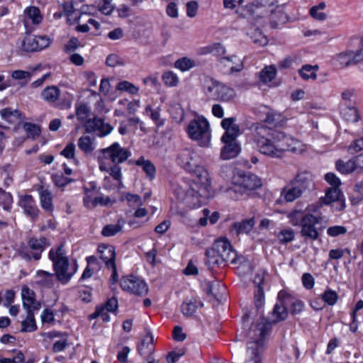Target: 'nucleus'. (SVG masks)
Returning a JSON list of instances; mask_svg holds the SVG:
<instances>
[{
    "mask_svg": "<svg viewBox=\"0 0 363 363\" xmlns=\"http://www.w3.org/2000/svg\"><path fill=\"white\" fill-rule=\"evenodd\" d=\"M118 307V300L114 297L109 298L104 305L96 306L95 311L92 313V319L101 318L103 322H108L110 317L108 312H115Z\"/></svg>",
    "mask_w": 363,
    "mask_h": 363,
    "instance_id": "f8f14e48",
    "label": "nucleus"
},
{
    "mask_svg": "<svg viewBox=\"0 0 363 363\" xmlns=\"http://www.w3.org/2000/svg\"><path fill=\"white\" fill-rule=\"evenodd\" d=\"M113 128L108 123H106L101 118H92V132L99 137H104L108 135Z\"/></svg>",
    "mask_w": 363,
    "mask_h": 363,
    "instance_id": "393cba45",
    "label": "nucleus"
},
{
    "mask_svg": "<svg viewBox=\"0 0 363 363\" xmlns=\"http://www.w3.org/2000/svg\"><path fill=\"white\" fill-rule=\"evenodd\" d=\"M212 247L226 262L234 263L235 262L236 252L233 250L227 239L216 240L213 244Z\"/></svg>",
    "mask_w": 363,
    "mask_h": 363,
    "instance_id": "9d476101",
    "label": "nucleus"
},
{
    "mask_svg": "<svg viewBox=\"0 0 363 363\" xmlns=\"http://www.w3.org/2000/svg\"><path fill=\"white\" fill-rule=\"evenodd\" d=\"M52 180L54 184L59 187H63L74 181V179L65 177L62 174H53L52 176Z\"/></svg>",
    "mask_w": 363,
    "mask_h": 363,
    "instance_id": "6e6d98bb",
    "label": "nucleus"
},
{
    "mask_svg": "<svg viewBox=\"0 0 363 363\" xmlns=\"http://www.w3.org/2000/svg\"><path fill=\"white\" fill-rule=\"evenodd\" d=\"M255 224L254 218L245 219L240 222H235L233 225V229L236 235L248 234L252 230Z\"/></svg>",
    "mask_w": 363,
    "mask_h": 363,
    "instance_id": "c756f323",
    "label": "nucleus"
},
{
    "mask_svg": "<svg viewBox=\"0 0 363 363\" xmlns=\"http://www.w3.org/2000/svg\"><path fill=\"white\" fill-rule=\"evenodd\" d=\"M52 194L48 190H43L40 192V203L42 208L46 211L51 212L53 210L52 203Z\"/></svg>",
    "mask_w": 363,
    "mask_h": 363,
    "instance_id": "a18cd8bd",
    "label": "nucleus"
},
{
    "mask_svg": "<svg viewBox=\"0 0 363 363\" xmlns=\"http://www.w3.org/2000/svg\"><path fill=\"white\" fill-rule=\"evenodd\" d=\"M145 112L150 113V117L152 121H155L158 125H161L163 124L162 121L160 119V108H157L156 109H152V107L148 105L145 107Z\"/></svg>",
    "mask_w": 363,
    "mask_h": 363,
    "instance_id": "680f3d73",
    "label": "nucleus"
},
{
    "mask_svg": "<svg viewBox=\"0 0 363 363\" xmlns=\"http://www.w3.org/2000/svg\"><path fill=\"white\" fill-rule=\"evenodd\" d=\"M116 89L119 91H126L130 94H136L139 88L128 81H122L118 83Z\"/></svg>",
    "mask_w": 363,
    "mask_h": 363,
    "instance_id": "8fccbe9b",
    "label": "nucleus"
},
{
    "mask_svg": "<svg viewBox=\"0 0 363 363\" xmlns=\"http://www.w3.org/2000/svg\"><path fill=\"white\" fill-rule=\"evenodd\" d=\"M321 199L325 204L338 202L340 203V207H336V211H342L346 206L343 195L338 187H332L328 189L325 197Z\"/></svg>",
    "mask_w": 363,
    "mask_h": 363,
    "instance_id": "6ab92c4d",
    "label": "nucleus"
},
{
    "mask_svg": "<svg viewBox=\"0 0 363 363\" xmlns=\"http://www.w3.org/2000/svg\"><path fill=\"white\" fill-rule=\"evenodd\" d=\"M101 171L109 173L116 181L119 184V186H123L121 168L118 164H113V166L108 167L106 164L101 163L99 166Z\"/></svg>",
    "mask_w": 363,
    "mask_h": 363,
    "instance_id": "2f4dec72",
    "label": "nucleus"
},
{
    "mask_svg": "<svg viewBox=\"0 0 363 363\" xmlns=\"http://www.w3.org/2000/svg\"><path fill=\"white\" fill-rule=\"evenodd\" d=\"M125 223V220L121 218L118 219L116 224L106 225L102 229V235L104 237H111L116 235L122 230Z\"/></svg>",
    "mask_w": 363,
    "mask_h": 363,
    "instance_id": "473e14b6",
    "label": "nucleus"
},
{
    "mask_svg": "<svg viewBox=\"0 0 363 363\" xmlns=\"http://www.w3.org/2000/svg\"><path fill=\"white\" fill-rule=\"evenodd\" d=\"M77 145L79 148L85 154L91 153V137L89 135L80 137Z\"/></svg>",
    "mask_w": 363,
    "mask_h": 363,
    "instance_id": "3c124183",
    "label": "nucleus"
},
{
    "mask_svg": "<svg viewBox=\"0 0 363 363\" xmlns=\"http://www.w3.org/2000/svg\"><path fill=\"white\" fill-rule=\"evenodd\" d=\"M322 299L329 306H333L337 303L338 296L335 291L326 289L321 295Z\"/></svg>",
    "mask_w": 363,
    "mask_h": 363,
    "instance_id": "603ef678",
    "label": "nucleus"
},
{
    "mask_svg": "<svg viewBox=\"0 0 363 363\" xmlns=\"http://www.w3.org/2000/svg\"><path fill=\"white\" fill-rule=\"evenodd\" d=\"M103 154L105 158L110 159L113 164L122 163L130 156V152L121 147L118 143L104 149Z\"/></svg>",
    "mask_w": 363,
    "mask_h": 363,
    "instance_id": "1a4fd4ad",
    "label": "nucleus"
},
{
    "mask_svg": "<svg viewBox=\"0 0 363 363\" xmlns=\"http://www.w3.org/2000/svg\"><path fill=\"white\" fill-rule=\"evenodd\" d=\"M225 192L227 194L228 197L234 200H238L241 196L247 194L243 188L239 184H237L235 178L233 179V186L226 189Z\"/></svg>",
    "mask_w": 363,
    "mask_h": 363,
    "instance_id": "58836bf2",
    "label": "nucleus"
},
{
    "mask_svg": "<svg viewBox=\"0 0 363 363\" xmlns=\"http://www.w3.org/2000/svg\"><path fill=\"white\" fill-rule=\"evenodd\" d=\"M21 296L23 300V306L26 310L27 313H34L40 309L41 304L35 299V294L28 287L22 289Z\"/></svg>",
    "mask_w": 363,
    "mask_h": 363,
    "instance_id": "f3484780",
    "label": "nucleus"
},
{
    "mask_svg": "<svg viewBox=\"0 0 363 363\" xmlns=\"http://www.w3.org/2000/svg\"><path fill=\"white\" fill-rule=\"evenodd\" d=\"M218 65L220 69L226 74L240 72L243 69V62L236 55L220 57Z\"/></svg>",
    "mask_w": 363,
    "mask_h": 363,
    "instance_id": "9b49d317",
    "label": "nucleus"
},
{
    "mask_svg": "<svg viewBox=\"0 0 363 363\" xmlns=\"http://www.w3.org/2000/svg\"><path fill=\"white\" fill-rule=\"evenodd\" d=\"M162 79L168 86H176L179 84V77L172 71H167L162 74Z\"/></svg>",
    "mask_w": 363,
    "mask_h": 363,
    "instance_id": "09e8293b",
    "label": "nucleus"
},
{
    "mask_svg": "<svg viewBox=\"0 0 363 363\" xmlns=\"http://www.w3.org/2000/svg\"><path fill=\"white\" fill-rule=\"evenodd\" d=\"M254 127V140L263 155L281 158L286 151L298 154L305 150L302 142L284 132L272 130L264 124Z\"/></svg>",
    "mask_w": 363,
    "mask_h": 363,
    "instance_id": "f257e3e1",
    "label": "nucleus"
},
{
    "mask_svg": "<svg viewBox=\"0 0 363 363\" xmlns=\"http://www.w3.org/2000/svg\"><path fill=\"white\" fill-rule=\"evenodd\" d=\"M49 258L53 263L55 274L45 271H38V275L44 278H52L55 274L62 283H67L77 271V264L74 262L72 269H69L68 258L65 256L64 245L60 244L56 250L52 248L49 252Z\"/></svg>",
    "mask_w": 363,
    "mask_h": 363,
    "instance_id": "f03ea898",
    "label": "nucleus"
},
{
    "mask_svg": "<svg viewBox=\"0 0 363 363\" xmlns=\"http://www.w3.org/2000/svg\"><path fill=\"white\" fill-rule=\"evenodd\" d=\"M23 128L26 131L28 138H35L40 133V128L38 125L31 123H25Z\"/></svg>",
    "mask_w": 363,
    "mask_h": 363,
    "instance_id": "5fc2aeb1",
    "label": "nucleus"
},
{
    "mask_svg": "<svg viewBox=\"0 0 363 363\" xmlns=\"http://www.w3.org/2000/svg\"><path fill=\"white\" fill-rule=\"evenodd\" d=\"M198 308L196 299L185 300L182 305V312L186 317L192 316Z\"/></svg>",
    "mask_w": 363,
    "mask_h": 363,
    "instance_id": "c03bdc74",
    "label": "nucleus"
},
{
    "mask_svg": "<svg viewBox=\"0 0 363 363\" xmlns=\"http://www.w3.org/2000/svg\"><path fill=\"white\" fill-rule=\"evenodd\" d=\"M225 146L221 150L220 157L223 160H230L235 157L240 152V147L236 141L223 142Z\"/></svg>",
    "mask_w": 363,
    "mask_h": 363,
    "instance_id": "bb28decb",
    "label": "nucleus"
},
{
    "mask_svg": "<svg viewBox=\"0 0 363 363\" xmlns=\"http://www.w3.org/2000/svg\"><path fill=\"white\" fill-rule=\"evenodd\" d=\"M255 305L257 310L261 308L264 304V296L262 286H259L255 291L254 296Z\"/></svg>",
    "mask_w": 363,
    "mask_h": 363,
    "instance_id": "bf43d9fd",
    "label": "nucleus"
},
{
    "mask_svg": "<svg viewBox=\"0 0 363 363\" xmlns=\"http://www.w3.org/2000/svg\"><path fill=\"white\" fill-rule=\"evenodd\" d=\"M196 66L194 60L188 57H182L174 62V67L182 72H185Z\"/></svg>",
    "mask_w": 363,
    "mask_h": 363,
    "instance_id": "49530a36",
    "label": "nucleus"
},
{
    "mask_svg": "<svg viewBox=\"0 0 363 363\" xmlns=\"http://www.w3.org/2000/svg\"><path fill=\"white\" fill-rule=\"evenodd\" d=\"M61 91L56 86L45 87L41 92L43 99L50 105L54 106L60 96Z\"/></svg>",
    "mask_w": 363,
    "mask_h": 363,
    "instance_id": "cd10ccee",
    "label": "nucleus"
},
{
    "mask_svg": "<svg viewBox=\"0 0 363 363\" xmlns=\"http://www.w3.org/2000/svg\"><path fill=\"white\" fill-rule=\"evenodd\" d=\"M289 303L288 305H291V312L294 314L299 313L303 308V303L300 300H296L292 301L291 298L289 296V299H288Z\"/></svg>",
    "mask_w": 363,
    "mask_h": 363,
    "instance_id": "338daca9",
    "label": "nucleus"
},
{
    "mask_svg": "<svg viewBox=\"0 0 363 363\" xmlns=\"http://www.w3.org/2000/svg\"><path fill=\"white\" fill-rule=\"evenodd\" d=\"M234 178L237 184H239L247 194L248 191L257 189L262 186L261 180L253 174H239Z\"/></svg>",
    "mask_w": 363,
    "mask_h": 363,
    "instance_id": "ddd939ff",
    "label": "nucleus"
},
{
    "mask_svg": "<svg viewBox=\"0 0 363 363\" xmlns=\"http://www.w3.org/2000/svg\"><path fill=\"white\" fill-rule=\"evenodd\" d=\"M291 184L296 185L303 193L306 190L313 189L314 186L313 177L308 172H303L297 174L296 177L291 181Z\"/></svg>",
    "mask_w": 363,
    "mask_h": 363,
    "instance_id": "4be33fe9",
    "label": "nucleus"
},
{
    "mask_svg": "<svg viewBox=\"0 0 363 363\" xmlns=\"http://www.w3.org/2000/svg\"><path fill=\"white\" fill-rule=\"evenodd\" d=\"M45 242L46 238L43 237L40 238V239H37L35 238H30L28 242V245L30 249L35 250L36 252L33 253L32 255L26 252H22V257L29 260L31 259V257H33L35 260L40 259L41 257V253L45 249Z\"/></svg>",
    "mask_w": 363,
    "mask_h": 363,
    "instance_id": "aec40b11",
    "label": "nucleus"
},
{
    "mask_svg": "<svg viewBox=\"0 0 363 363\" xmlns=\"http://www.w3.org/2000/svg\"><path fill=\"white\" fill-rule=\"evenodd\" d=\"M326 5L325 2H320L318 5L313 6L310 9L309 14L316 21H323L327 18V14L323 11L325 9Z\"/></svg>",
    "mask_w": 363,
    "mask_h": 363,
    "instance_id": "a19ab883",
    "label": "nucleus"
},
{
    "mask_svg": "<svg viewBox=\"0 0 363 363\" xmlns=\"http://www.w3.org/2000/svg\"><path fill=\"white\" fill-rule=\"evenodd\" d=\"M97 252L100 259L105 263L106 266L115 263L116 252L113 246L106 244H100Z\"/></svg>",
    "mask_w": 363,
    "mask_h": 363,
    "instance_id": "5701e85b",
    "label": "nucleus"
},
{
    "mask_svg": "<svg viewBox=\"0 0 363 363\" xmlns=\"http://www.w3.org/2000/svg\"><path fill=\"white\" fill-rule=\"evenodd\" d=\"M76 115L79 121L81 122H86L84 125L86 133H89L91 132V119H88L89 116V107L84 104H81L77 107Z\"/></svg>",
    "mask_w": 363,
    "mask_h": 363,
    "instance_id": "7c9ffc66",
    "label": "nucleus"
},
{
    "mask_svg": "<svg viewBox=\"0 0 363 363\" xmlns=\"http://www.w3.org/2000/svg\"><path fill=\"white\" fill-rule=\"evenodd\" d=\"M277 75V68L274 65L266 66L259 74V79L264 84L271 82Z\"/></svg>",
    "mask_w": 363,
    "mask_h": 363,
    "instance_id": "4c0bfd02",
    "label": "nucleus"
},
{
    "mask_svg": "<svg viewBox=\"0 0 363 363\" xmlns=\"http://www.w3.org/2000/svg\"><path fill=\"white\" fill-rule=\"evenodd\" d=\"M26 14L30 18L33 24H38L42 21L43 17L40 9L36 6H30L26 9Z\"/></svg>",
    "mask_w": 363,
    "mask_h": 363,
    "instance_id": "de8ad7c7",
    "label": "nucleus"
},
{
    "mask_svg": "<svg viewBox=\"0 0 363 363\" xmlns=\"http://www.w3.org/2000/svg\"><path fill=\"white\" fill-rule=\"evenodd\" d=\"M106 64L108 67H116V66H124V60L118 55L111 54L109 55L106 60Z\"/></svg>",
    "mask_w": 363,
    "mask_h": 363,
    "instance_id": "13d9d810",
    "label": "nucleus"
},
{
    "mask_svg": "<svg viewBox=\"0 0 363 363\" xmlns=\"http://www.w3.org/2000/svg\"><path fill=\"white\" fill-rule=\"evenodd\" d=\"M114 203L108 196H96L92 200V206H108Z\"/></svg>",
    "mask_w": 363,
    "mask_h": 363,
    "instance_id": "e2e57ef3",
    "label": "nucleus"
},
{
    "mask_svg": "<svg viewBox=\"0 0 363 363\" xmlns=\"http://www.w3.org/2000/svg\"><path fill=\"white\" fill-rule=\"evenodd\" d=\"M138 166H140L143 170L145 172L147 177L150 180L153 179L155 177V167L150 160H145L143 157H140L135 162Z\"/></svg>",
    "mask_w": 363,
    "mask_h": 363,
    "instance_id": "f704fd0d",
    "label": "nucleus"
},
{
    "mask_svg": "<svg viewBox=\"0 0 363 363\" xmlns=\"http://www.w3.org/2000/svg\"><path fill=\"white\" fill-rule=\"evenodd\" d=\"M189 137L198 140L201 147H208L211 142V133L208 121L203 118H198L190 121L188 125Z\"/></svg>",
    "mask_w": 363,
    "mask_h": 363,
    "instance_id": "20e7f679",
    "label": "nucleus"
},
{
    "mask_svg": "<svg viewBox=\"0 0 363 363\" xmlns=\"http://www.w3.org/2000/svg\"><path fill=\"white\" fill-rule=\"evenodd\" d=\"M360 57L357 52H346L339 53L334 60L337 65L345 67L358 63L361 65Z\"/></svg>",
    "mask_w": 363,
    "mask_h": 363,
    "instance_id": "412c9836",
    "label": "nucleus"
},
{
    "mask_svg": "<svg viewBox=\"0 0 363 363\" xmlns=\"http://www.w3.org/2000/svg\"><path fill=\"white\" fill-rule=\"evenodd\" d=\"M318 69V66H312L310 65H303L298 70V74L304 80L313 79L317 78L316 71Z\"/></svg>",
    "mask_w": 363,
    "mask_h": 363,
    "instance_id": "e433bc0d",
    "label": "nucleus"
},
{
    "mask_svg": "<svg viewBox=\"0 0 363 363\" xmlns=\"http://www.w3.org/2000/svg\"><path fill=\"white\" fill-rule=\"evenodd\" d=\"M347 233V228L342 225H335L329 227L327 233L330 237H337L340 235H345Z\"/></svg>",
    "mask_w": 363,
    "mask_h": 363,
    "instance_id": "0e129e2a",
    "label": "nucleus"
},
{
    "mask_svg": "<svg viewBox=\"0 0 363 363\" xmlns=\"http://www.w3.org/2000/svg\"><path fill=\"white\" fill-rule=\"evenodd\" d=\"M120 286L123 291L135 296H144L148 292L147 284L140 278L131 274L123 276Z\"/></svg>",
    "mask_w": 363,
    "mask_h": 363,
    "instance_id": "423d86ee",
    "label": "nucleus"
},
{
    "mask_svg": "<svg viewBox=\"0 0 363 363\" xmlns=\"http://www.w3.org/2000/svg\"><path fill=\"white\" fill-rule=\"evenodd\" d=\"M61 155L64 156L67 159H72L75 162H77V160L75 159V145L72 143H70L66 145V147L62 150Z\"/></svg>",
    "mask_w": 363,
    "mask_h": 363,
    "instance_id": "052dcab7",
    "label": "nucleus"
},
{
    "mask_svg": "<svg viewBox=\"0 0 363 363\" xmlns=\"http://www.w3.org/2000/svg\"><path fill=\"white\" fill-rule=\"evenodd\" d=\"M13 199L11 194L0 189V206H2L4 209L7 210L10 208Z\"/></svg>",
    "mask_w": 363,
    "mask_h": 363,
    "instance_id": "4d7b16f0",
    "label": "nucleus"
},
{
    "mask_svg": "<svg viewBox=\"0 0 363 363\" xmlns=\"http://www.w3.org/2000/svg\"><path fill=\"white\" fill-rule=\"evenodd\" d=\"M278 298L279 303H277L273 310V314L276 317L275 322L284 320L288 316L287 306L288 299H289V295L284 291H281L278 294Z\"/></svg>",
    "mask_w": 363,
    "mask_h": 363,
    "instance_id": "dca6fc26",
    "label": "nucleus"
},
{
    "mask_svg": "<svg viewBox=\"0 0 363 363\" xmlns=\"http://www.w3.org/2000/svg\"><path fill=\"white\" fill-rule=\"evenodd\" d=\"M221 125L225 130L221 138L222 142L236 141V138L240 133V128L235 123V118H224L221 122Z\"/></svg>",
    "mask_w": 363,
    "mask_h": 363,
    "instance_id": "2eb2a0df",
    "label": "nucleus"
},
{
    "mask_svg": "<svg viewBox=\"0 0 363 363\" xmlns=\"http://www.w3.org/2000/svg\"><path fill=\"white\" fill-rule=\"evenodd\" d=\"M247 35L252 40V42L258 46H264L268 43L267 38L262 33V30L256 28Z\"/></svg>",
    "mask_w": 363,
    "mask_h": 363,
    "instance_id": "37998d69",
    "label": "nucleus"
},
{
    "mask_svg": "<svg viewBox=\"0 0 363 363\" xmlns=\"http://www.w3.org/2000/svg\"><path fill=\"white\" fill-rule=\"evenodd\" d=\"M152 344L153 336L151 333H148L138 347V351L139 354L140 355L151 354L153 350Z\"/></svg>",
    "mask_w": 363,
    "mask_h": 363,
    "instance_id": "72a5a7b5",
    "label": "nucleus"
},
{
    "mask_svg": "<svg viewBox=\"0 0 363 363\" xmlns=\"http://www.w3.org/2000/svg\"><path fill=\"white\" fill-rule=\"evenodd\" d=\"M321 220L320 216H315L311 213L304 215L299 223L301 227V235L305 240H316L319 238V233L315 225L319 223Z\"/></svg>",
    "mask_w": 363,
    "mask_h": 363,
    "instance_id": "6e6552de",
    "label": "nucleus"
},
{
    "mask_svg": "<svg viewBox=\"0 0 363 363\" xmlns=\"http://www.w3.org/2000/svg\"><path fill=\"white\" fill-rule=\"evenodd\" d=\"M49 43V40L45 37L28 35L22 41V48L26 52H34L47 47Z\"/></svg>",
    "mask_w": 363,
    "mask_h": 363,
    "instance_id": "4468645a",
    "label": "nucleus"
},
{
    "mask_svg": "<svg viewBox=\"0 0 363 363\" xmlns=\"http://www.w3.org/2000/svg\"><path fill=\"white\" fill-rule=\"evenodd\" d=\"M342 118L349 123H357L361 120L359 108L354 105H346L340 111Z\"/></svg>",
    "mask_w": 363,
    "mask_h": 363,
    "instance_id": "b1692460",
    "label": "nucleus"
},
{
    "mask_svg": "<svg viewBox=\"0 0 363 363\" xmlns=\"http://www.w3.org/2000/svg\"><path fill=\"white\" fill-rule=\"evenodd\" d=\"M303 192L296 185L291 184V182L281 191V196L284 199L286 202H292L300 198Z\"/></svg>",
    "mask_w": 363,
    "mask_h": 363,
    "instance_id": "a878e982",
    "label": "nucleus"
},
{
    "mask_svg": "<svg viewBox=\"0 0 363 363\" xmlns=\"http://www.w3.org/2000/svg\"><path fill=\"white\" fill-rule=\"evenodd\" d=\"M205 255V264L210 270L213 269L216 266L218 267L226 262L224 259H223V257H220V255L215 252V250L213 247L206 250Z\"/></svg>",
    "mask_w": 363,
    "mask_h": 363,
    "instance_id": "c85d7f7f",
    "label": "nucleus"
},
{
    "mask_svg": "<svg viewBox=\"0 0 363 363\" xmlns=\"http://www.w3.org/2000/svg\"><path fill=\"white\" fill-rule=\"evenodd\" d=\"M63 9L69 21H71L72 18H73L74 21H77L79 19L80 16H78V14L74 15L76 9L72 2H65L63 4Z\"/></svg>",
    "mask_w": 363,
    "mask_h": 363,
    "instance_id": "864d4df0",
    "label": "nucleus"
},
{
    "mask_svg": "<svg viewBox=\"0 0 363 363\" xmlns=\"http://www.w3.org/2000/svg\"><path fill=\"white\" fill-rule=\"evenodd\" d=\"M363 150V137L354 140L349 147L348 150L351 154H354Z\"/></svg>",
    "mask_w": 363,
    "mask_h": 363,
    "instance_id": "774afa93",
    "label": "nucleus"
},
{
    "mask_svg": "<svg viewBox=\"0 0 363 363\" xmlns=\"http://www.w3.org/2000/svg\"><path fill=\"white\" fill-rule=\"evenodd\" d=\"M259 4L270 8L269 24L273 29L291 21L290 16L284 12V4H278V0H260Z\"/></svg>",
    "mask_w": 363,
    "mask_h": 363,
    "instance_id": "39448f33",
    "label": "nucleus"
},
{
    "mask_svg": "<svg viewBox=\"0 0 363 363\" xmlns=\"http://www.w3.org/2000/svg\"><path fill=\"white\" fill-rule=\"evenodd\" d=\"M180 157L186 170L195 175V180L200 184V189H206L210 184L209 174L203 166L198 164L196 156L191 151L186 150Z\"/></svg>",
    "mask_w": 363,
    "mask_h": 363,
    "instance_id": "7ed1b4c3",
    "label": "nucleus"
},
{
    "mask_svg": "<svg viewBox=\"0 0 363 363\" xmlns=\"http://www.w3.org/2000/svg\"><path fill=\"white\" fill-rule=\"evenodd\" d=\"M0 115L2 119L9 123H15L21 118V114L17 109H12L10 107L3 108L0 111Z\"/></svg>",
    "mask_w": 363,
    "mask_h": 363,
    "instance_id": "c9c22d12",
    "label": "nucleus"
},
{
    "mask_svg": "<svg viewBox=\"0 0 363 363\" xmlns=\"http://www.w3.org/2000/svg\"><path fill=\"white\" fill-rule=\"evenodd\" d=\"M37 330L34 313H27V318L21 323V333H30Z\"/></svg>",
    "mask_w": 363,
    "mask_h": 363,
    "instance_id": "79ce46f5",
    "label": "nucleus"
},
{
    "mask_svg": "<svg viewBox=\"0 0 363 363\" xmlns=\"http://www.w3.org/2000/svg\"><path fill=\"white\" fill-rule=\"evenodd\" d=\"M206 82V89L207 92L215 100L228 101L233 99L235 96V91L224 84L213 80V79H208Z\"/></svg>",
    "mask_w": 363,
    "mask_h": 363,
    "instance_id": "0eeeda50",
    "label": "nucleus"
},
{
    "mask_svg": "<svg viewBox=\"0 0 363 363\" xmlns=\"http://www.w3.org/2000/svg\"><path fill=\"white\" fill-rule=\"evenodd\" d=\"M336 169L342 174H350L357 171L353 159L349 160L347 162L341 160H337L336 162Z\"/></svg>",
    "mask_w": 363,
    "mask_h": 363,
    "instance_id": "ea45409f",
    "label": "nucleus"
},
{
    "mask_svg": "<svg viewBox=\"0 0 363 363\" xmlns=\"http://www.w3.org/2000/svg\"><path fill=\"white\" fill-rule=\"evenodd\" d=\"M278 238L282 243H287L294 238V233L292 230H284L279 233Z\"/></svg>",
    "mask_w": 363,
    "mask_h": 363,
    "instance_id": "69168bd1",
    "label": "nucleus"
},
{
    "mask_svg": "<svg viewBox=\"0 0 363 363\" xmlns=\"http://www.w3.org/2000/svg\"><path fill=\"white\" fill-rule=\"evenodd\" d=\"M18 205L24 211V213L33 220L38 217L39 209L30 195H24L19 197Z\"/></svg>",
    "mask_w": 363,
    "mask_h": 363,
    "instance_id": "a211bd4d",
    "label": "nucleus"
}]
</instances>
